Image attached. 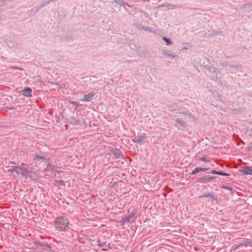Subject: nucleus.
<instances>
[{
	"mask_svg": "<svg viewBox=\"0 0 252 252\" xmlns=\"http://www.w3.org/2000/svg\"><path fill=\"white\" fill-rule=\"evenodd\" d=\"M240 172L246 175H252V169L250 167H246L241 170Z\"/></svg>",
	"mask_w": 252,
	"mask_h": 252,
	"instance_id": "5",
	"label": "nucleus"
},
{
	"mask_svg": "<svg viewBox=\"0 0 252 252\" xmlns=\"http://www.w3.org/2000/svg\"><path fill=\"white\" fill-rule=\"evenodd\" d=\"M132 218V216L131 215H130L128 217H126V218L123 219V221L124 222L126 221H129Z\"/></svg>",
	"mask_w": 252,
	"mask_h": 252,
	"instance_id": "9",
	"label": "nucleus"
},
{
	"mask_svg": "<svg viewBox=\"0 0 252 252\" xmlns=\"http://www.w3.org/2000/svg\"><path fill=\"white\" fill-rule=\"evenodd\" d=\"M211 173L212 174H217V175H223V176H228L229 175V174H227L226 173H223V172H220V171H216L215 170H211Z\"/></svg>",
	"mask_w": 252,
	"mask_h": 252,
	"instance_id": "7",
	"label": "nucleus"
},
{
	"mask_svg": "<svg viewBox=\"0 0 252 252\" xmlns=\"http://www.w3.org/2000/svg\"><path fill=\"white\" fill-rule=\"evenodd\" d=\"M208 170V168H200V167H196L194 169V170L192 172L191 174L194 175L196 174L197 173L200 172V171H205Z\"/></svg>",
	"mask_w": 252,
	"mask_h": 252,
	"instance_id": "6",
	"label": "nucleus"
},
{
	"mask_svg": "<svg viewBox=\"0 0 252 252\" xmlns=\"http://www.w3.org/2000/svg\"><path fill=\"white\" fill-rule=\"evenodd\" d=\"M113 153L116 158H119L122 156L120 151L118 149L113 150Z\"/></svg>",
	"mask_w": 252,
	"mask_h": 252,
	"instance_id": "8",
	"label": "nucleus"
},
{
	"mask_svg": "<svg viewBox=\"0 0 252 252\" xmlns=\"http://www.w3.org/2000/svg\"><path fill=\"white\" fill-rule=\"evenodd\" d=\"M168 56L171 57L172 58H175L176 57V55L175 54H167Z\"/></svg>",
	"mask_w": 252,
	"mask_h": 252,
	"instance_id": "17",
	"label": "nucleus"
},
{
	"mask_svg": "<svg viewBox=\"0 0 252 252\" xmlns=\"http://www.w3.org/2000/svg\"><path fill=\"white\" fill-rule=\"evenodd\" d=\"M45 169L46 170H53V166L51 165V164H48Z\"/></svg>",
	"mask_w": 252,
	"mask_h": 252,
	"instance_id": "12",
	"label": "nucleus"
},
{
	"mask_svg": "<svg viewBox=\"0 0 252 252\" xmlns=\"http://www.w3.org/2000/svg\"><path fill=\"white\" fill-rule=\"evenodd\" d=\"M56 183L57 184H58L59 185H64V182L62 180L56 181Z\"/></svg>",
	"mask_w": 252,
	"mask_h": 252,
	"instance_id": "14",
	"label": "nucleus"
},
{
	"mask_svg": "<svg viewBox=\"0 0 252 252\" xmlns=\"http://www.w3.org/2000/svg\"><path fill=\"white\" fill-rule=\"evenodd\" d=\"M215 178L214 177H212V176H210L209 177V179H210V180H212V179H214Z\"/></svg>",
	"mask_w": 252,
	"mask_h": 252,
	"instance_id": "19",
	"label": "nucleus"
},
{
	"mask_svg": "<svg viewBox=\"0 0 252 252\" xmlns=\"http://www.w3.org/2000/svg\"><path fill=\"white\" fill-rule=\"evenodd\" d=\"M199 159L201 161H208V160H206V158L205 157H201L199 158Z\"/></svg>",
	"mask_w": 252,
	"mask_h": 252,
	"instance_id": "16",
	"label": "nucleus"
},
{
	"mask_svg": "<svg viewBox=\"0 0 252 252\" xmlns=\"http://www.w3.org/2000/svg\"><path fill=\"white\" fill-rule=\"evenodd\" d=\"M144 138L145 137L143 136H138L137 142H140L141 143H142V141Z\"/></svg>",
	"mask_w": 252,
	"mask_h": 252,
	"instance_id": "15",
	"label": "nucleus"
},
{
	"mask_svg": "<svg viewBox=\"0 0 252 252\" xmlns=\"http://www.w3.org/2000/svg\"><path fill=\"white\" fill-rule=\"evenodd\" d=\"M162 39H163V40L166 43V44L167 45H171L172 44V42L170 41L169 39L163 37L162 38Z\"/></svg>",
	"mask_w": 252,
	"mask_h": 252,
	"instance_id": "10",
	"label": "nucleus"
},
{
	"mask_svg": "<svg viewBox=\"0 0 252 252\" xmlns=\"http://www.w3.org/2000/svg\"><path fill=\"white\" fill-rule=\"evenodd\" d=\"M21 93L24 96L27 97H31L32 96V90L30 88H27L26 89L22 90Z\"/></svg>",
	"mask_w": 252,
	"mask_h": 252,
	"instance_id": "4",
	"label": "nucleus"
},
{
	"mask_svg": "<svg viewBox=\"0 0 252 252\" xmlns=\"http://www.w3.org/2000/svg\"><path fill=\"white\" fill-rule=\"evenodd\" d=\"M8 171L13 174L16 172L17 175L21 173L26 178L27 177L32 178L33 174V172L30 171L27 167L19 166H12L10 169L8 170Z\"/></svg>",
	"mask_w": 252,
	"mask_h": 252,
	"instance_id": "1",
	"label": "nucleus"
},
{
	"mask_svg": "<svg viewBox=\"0 0 252 252\" xmlns=\"http://www.w3.org/2000/svg\"><path fill=\"white\" fill-rule=\"evenodd\" d=\"M205 197H210L213 199H215V195L213 194H208L207 195H204Z\"/></svg>",
	"mask_w": 252,
	"mask_h": 252,
	"instance_id": "13",
	"label": "nucleus"
},
{
	"mask_svg": "<svg viewBox=\"0 0 252 252\" xmlns=\"http://www.w3.org/2000/svg\"><path fill=\"white\" fill-rule=\"evenodd\" d=\"M239 247V246H237L236 248L234 249V250H235L236 249H237Z\"/></svg>",
	"mask_w": 252,
	"mask_h": 252,
	"instance_id": "20",
	"label": "nucleus"
},
{
	"mask_svg": "<svg viewBox=\"0 0 252 252\" xmlns=\"http://www.w3.org/2000/svg\"><path fill=\"white\" fill-rule=\"evenodd\" d=\"M70 103L75 109H77L78 107V104L75 102L71 101L70 102Z\"/></svg>",
	"mask_w": 252,
	"mask_h": 252,
	"instance_id": "11",
	"label": "nucleus"
},
{
	"mask_svg": "<svg viewBox=\"0 0 252 252\" xmlns=\"http://www.w3.org/2000/svg\"><path fill=\"white\" fill-rule=\"evenodd\" d=\"M69 223L67 220L64 218H58L56 220L55 226L59 231L64 230L68 226Z\"/></svg>",
	"mask_w": 252,
	"mask_h": 252,
	"instance_id": "2",
	"label": "nucleus"
},
{
	"mask_svg": "<svg viewBox=\"0 0 252 252\" xmlns=\"http://www.w3.org/2000/svg\"><path fill=\"white\" fill-rule=\"evenodd\" d=\"M35 158L36 159H39V158L43 159V158H44V157H40V156H36L35 157Z\"/></svg>",
	"mask_w": 252,
	"mask_h": 252,
	"instance_id": "18",
	"label": "nucleus"
},
{
	"mask_svg": "<svg viewBox=\"0 0 252 252\" xmlns=\"http://www.w3.org/2000/svg\"><path fill=\"white\" fill-rule=\"evenodd\" d=\"M94 95L95 94L94 93H92L86 95H84L81 98H80V100L82 101H90L92 99Z\"/></svg>",
	"mask_w": 252,
	"mask_h": 252,
	"instance_id": "3",
	"label": "nucleus"
}]
</instances>
